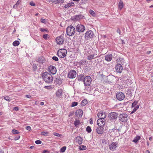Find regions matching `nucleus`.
<instances>
[{"label": "nucleus", "mask_w": 153, "mask_h": 153, "mask_svg": "<svg viewBox=\"0 0 153 153\" xmlns=\"http://www.w3.org/2000/svg\"><path fill=\"white\" fill-rule=\"evenodd\" d=\"M42 77L46 82L51 83L53 80V78L51 75L47 72H44L42 75Z\"/></svg>", "instance_id": "obj_1"}, {"label": "nucleus", "mask_w": 153, "mask_h": 153, "mask_svg": "<svg viewBox=\"0 0 153 153\" xmlns=\"http://www.w3.org/2000/svg\"><path fill=\"white\" fill-rule=\"evenodd\" d=\"M66 31L68 35L72 36L74 35L76 30L74 27L72 25H70L66 28Z\"/></svg>", "instance_id": "obj_2"}, {"label": "nucleus", "mask_w": 153, "mask_h": 153, "mask_svg": "<svg viewBox=\"0 0 153 153\" xmlns=\"http://www.w3.org/2000/svg\"><path fill=\"white\" fill-rule=\"evenodd\" d=\"M67 53V51L65 49H61L59 50L57 53L58 56L61 58L65 57Z\"/></svg>", "instance_id": "obj_3"}, {"label": "nucleus", "mask_w": 153, "mask_h": 153, "mask_svg": "<svg viewBox=\"0 0 153 153\" xmlns=\"http://www.w3.org/2000/svg\"><path fill=\"white\" fill-rule=\"evenodd\" d=\"M94 36L93 32L91 30L87 31L85 34V38L86 40H89L92 38Z\"/></svg>", "instance_id": "obj_4"}, {"label": "nucleus", "mask_w": 153, "mask_h": 153, "mask_svg": "<svg viewBox=\"0 0 153 153\" xmlns=\"http://www.w3.org/2000/svg\"><path fill=\"white\" fill-rule=\"evenodd\" d=\"M119 119L120 121L122 122H126L128 120V117L127 114L123 113L119 115Z\"/></svg>", "instance_id": "obj_5"}, {"label": "nucleus", "mask_w": 153, "mask_h": 153, "mask_svg": "<svg viewBox=\"0 0 153 153\" xmlns=\"http://www.w3.org/2000/svg\"><path fill=\"white\" fill-rule=\"evenodd\" d=\"M64 35H62L57 37L56 39V42L57 44L62 45L63 44L64 40Z\"/></svg>", "instance_id": "obj_6"}, {"label": "nucleus", "mask_w": 153, "mask_h": 153, "mask_svg": "<svg viewBox=\"0 0 153 153\" xmlns=\"http://www.w3.org/2000/svg\"><path fill=\"white\" fill-rule=\"evenodd\" d=\"M75 27L76 31L79 33L83 32L85 29L84 26L81 24H78Z\"/></svg>", "instance_id": "obj_7"}, {"label": "nucleus", "mask_w": 153, "mask_h": 153, "mask_svg": "<svg viewBox=\"0 0 153 153\" xmlns=\"http://www.w3.org/2000/svg\"><path fill=\"white\" fill-rule=\"evenodd\" d=\"M91 77L87 76L84 78L83 82L85 85L86 86H88L90 85L91 82Z\"/></svg>", "instance_id": "obj_8"}, {"label": "nucleus", "mask_w": 153, "mask_h": 153, "mask_svg": "<svg viewBox=\"0 0 153 153\" xmlns=\"http://www.w3.org/2000/svg\"><path fill=\"white\" fill-rule=\"evenodd\" d=\"M118 146L117 142H112L111 144L109 145V149L110 150L114 151L116 149V148Z\"/></svg>", "instance_id": "obj_9"}, {"label": "nucleus", "mask_w": 153, "mask_h": 153, "mask_svg": "<svg viewBox=\"0 0 153 153\" xmlns=\"http://www.w3.org/2000/svg\"><path fill=\"white\" fill-rule=\"evenodd\" d=\"M117 99L120 101L123 100L125 98V95L122 92H119L116 94Z\"/></svg>", "instance_id": "obj_10"}, {"label": "nucleus", "mask_w": 153, "mask_h": 153, "mask_svg": "<svg viewBox=\"0 0 153 153\" xmlns=\"http://www.w3.org/2000/svg\"><path fill=\"white\" fill-rule=\"evenodd\" d=\"M76 73L75 71L72 70L70 71L68 73V76L70 78H74L76 76Z\"/></svg>", "instance_id": "obj_11"}, {"label": "nucleus", "mask_w": 153, "mask_h": 153, "mask_svg": "<svg viewBox=\"0 0 153 153\" xmlns=\"http://www.w3.org/2000/svg\"><path fill=\"white\" fill-rule=\"evenodd\" d=\"M124 59L123 58L120 57L117 60V67H123L124 65Z\"/></svg>", "instance_id": "obj_12"}, {"label": "nucleus", "mask_w": 153, "mask_h": 153, "mask_svg": "<svg viewBox=\"0 0 153 153\" xmlns=\"http://www.w3.org/2000/svg\"><path fill=\"white\" fill-rule=\"evenodd\" d=\"M118 114L115 112H112L109 114L108 117L111 120H115L117 119Z\"/></svg>", "instance_id": "obj_13"}, {"label": "nucleus", "mask_w": 153, "mask_h": 153, "mask_svg": "<svg viewBox=\"0 0 153 153\" xmlns=\"http://www.w3.org/2000/svg\"><path fill=\"white\" fill-rule=\"evenodd\" d=\"M84 16L81 14L76 15L73 17V20L74 21H79L80 19H83L84 18Z\"/></svg>", "instance_id": "obj_14"}, {"label": "nucleus", "mask_w": 153, "mask_h": 153, "mask_svg": "<svg viewBox=\"0 0 153 153\" xmlns=\"http://www.w3.org/2000/svg\"><path fill=\"white\" fill-rule=\"evenodd\" d=\"M105 119L99 118L97 120V125L99 126H102L105 125Z\"/></svg>", "instance_id": "obj_15"}, {"label": "nucleus", "mask_w": 153, "mask_h": 153, "mask_svg": "<svg viewBox=\"0 0 153 153\" xmlns=\"http://www.w3.org/2000/svg\"><path fill=\"white\" fill-rule=\"evenodd\" d=\"M86 61L84 60L79 61V62H76L74 64L76 65L77 67L86 64Z\"/></svg>", "instance_id": "obj_16"}, {"label": "nucleus", "mask_w": 153, "mask_h": 153, "mask_svg": "<svg viewBox=\"0 0 153 153\" xmlns=\"http://www.w3.org/2000/svg\"><path fill=\"white\" fill-rule=\"evenodd\" d=\"M104 128L102 126H99L97 128L96 131L99 134H102L104 132Z\"/></svg>", "instance_id": "obj_17"}, {"label": "nucleus", "mask_w": 153, "mask_h": 153, "mask_svg": "<svg viewBox=\"0 0 153 153\" xmlns=\"http://www.w3.org/2000/svg\"><path fill=\"white\" fill-rule=\"evenodd\" d=\"M97 54L95 53H93V52H92V53H91V54L89 55H88L87 56V59L88 60H91L93 59L96 58L97 57Z\"/></svg>", "instance_id": "obj_18"}, {"label": "nucleus", "mask_w": 153, "mask_h": 153, "mask_svg": "<svg viewBox=\"0 0 153 153\" xmlns=\"http://www.w3.org/2000/svg\"><path fill=\"white\" fill-rule=\"evenodd\" d=\"M97 116L99 118L105 119L106 117V114L103 112H100L98 114Z\"/></svg>", "instance_id": "obj_19"}, {"label": "nucleus", "mask_w": 153, "mask_h": 153, "mask_svg": "<svg viewBox=\"0 0 153 153\" xmlns=\"http://www.w3.org/2000/svg\"><path fill=\"white\" fill-rule=\"evenodd\" d=\"M76 142L79 145L82 144L83 139L80 136H77L75 138Z\"/></svg>", "instance_id": "obj_20"}, {"label": "nucleus", "mask_w": 153, "mask_h": 153, "mask_svg": "<svg viewBox=\"0 0 153 153\" xmlns=\"http://www.w3.org/2000/svg\"><path fill=\"white\" fill-rule=\"evenodd\" d=\"M63 91L61 89H59L57 91L56 93V97L59 98H61L62 95Z\"/></svg>", "instance_id": "obj_21"}, {"label": "nucleus", "mask_w": 153, "mask_h": 153, "mask_svg": "<svg viewBox=\"0 0 153 153\" xmlns=\"http://www.w3.org/2000/svg\"><path fill=\"white\" fill-rule=\"evenodd\" d=\"M48 71L51 74H55L56 72V68H48Z\"/></svg>", "instance_id": "obj_22"}, {"label": "nucleus", "mask_w": 153, "mask_h": 153, "mask_svg": "<svg viewBox=\"0 0 153 153\" xmlns=\"http://www.w3.org/2000/svg\"><path fill=\"white\" fill-rule=\"evenodd\" d=\"M112 58V54H109L106 55L105 56V59L107 61H111Z\"/></svg>", "instance_id": "obj_23"}, {"label": "nucleus", "mask_w": 153, "mask_h": 153, "mask_svg": "<svg viewBox=\"0 0 153 153\" xmlns=\"http://www.w3.org/2000/svg\"><path fill=\"white\" fill-rule=\"evenodd\" d=\"M37 60L39 63L41 64L45 62L46 61L45 58L43 56L40 57Z\"/></svg>", "instance_id": "obj_24"}, {"label": "nucleus", "mask_w": 153, "mask_h": 153, "mask_svg": "<svg viewBox=\"0 0 153 153\" xmlns=\"http://www.w3.org/2000/svg\"><path fill=\"white\" fill-rule=\"evenodd\" d=\"M74 3L73 2H71L64 5V7L65 8H68L71 6H73Z\"/></svg>", "instance_id": "obj_25"}, {"label": "nucleus", "mask_w": 153, "mask_h": 153, "mask_svg": "<svg viewBox=\"0 0 153 153\" xmlns=\"http://www.w3.org/2000/svg\"><path fill=\"white\" fill-rule=\"evenodd\" d=\"M119 8L120 10H121L123 7L124 5L123 1L120 0L118 4Z\"/></svg>", "instance_id": "obj_26"}, {"label": "nucleus", "mask_w": 153, "mask_h": 153, "mask_svg": "<svg viewBox=\"0 0 153 153\" xmlns=\"http://www.w3.org/2000/svg\"><path fill=\"white\" fill-rule=\"evenodd\" d=\"M80 121L78 120H76L74 122V125L76 127H77L80 124Z\"/></svg>", "instance_id": "obj_27"}, {"label": "nucleus", "mask_w": 153, "mask_h": 153, "mask_svg": "<svg viewBox=\"0 0 153 153\" xmlns=\"http://www.w3.org/2000/svg\"><path fill=\"white\" fill-rule=\"evenodd\" d=\"M140 136H137L133 140V142L135 143H137L138 140H140Z\"/></svg>", "instance_id": "obj_28"}, {"label": "nucleus", "mask_w": 153, "mask_h": 153, "mask_svg": "<svg viewBox=\"0 0 153 153\" xmlns=\"http://www.w3.org/2000/svg\"><path fill=\"white\" fill-rule=\"evenodd\" d=\"M139 107V105H137L135 107H134L133 108V111H131V114H133L135 112Z\"/></svg>", "instance_id": "obj_29"}, {"label": "nucleus", "mask_w": 153, "mask_h": 153, "mask_svg": "<svg viewBox=\"0 0 153 153\" xmlns=\"http://www.w3.org/2000/svg\"><path fill=\"white\" fill-rule=\"evenodd\" d=\"M116 71L117 73H120L123 70V68H115Z\"/></svg>", "instance_id": "obj_30"}, {"label": "nucleus", "mask_w": 153, "mask_h": 153, "mask_svg": "<svg viewBox=\"0 0 153 153\" xmlns=\"http://www.w3.org/2000/svg\"><path fill=\"white\" fill-rule=\"evenodd\" d=\"M63 2V0H55L53 3L55 4H57L59 3H62Z\"/></svg>", "instance_id": "obj_31"}, {"label": "nucleus", "mask_w": 153, "mask_h": 153, "mask_svg": "<svg viewBox=\"0 0 153 153\" xmlns=\"http://www.w3.org/2000/svg\"><path fill=\"white\" fill-rule=\"evenodd\" d=\"M79 149L81 150H84L86 149V147L85 146L81 145L79 146Z\"/></svg>", "instance_id": "obj_32"}, {"label": "nucleus", "mask_w": 153, "mask_h": 153, "mask_svg": "<svg viewBox=\"0 0 153 153\" xmlns=\"http://www.w3.org/2000/svg\"><path fill=\"white\" fill-rule=\"evenodd\" d=\"M19 44V42L18 41H15L13 42V45L15 46H18Z\"/></svg>", "instance_id": "obj_33"}, {"label": "nucleus", "mask_w": 153, "mask_h": 153, "mask_svg": "<svg viewBox=\"0 0 153 153\" xmlns=\"http://www.w3.org/2000/svg\"><path fill=\"white\" fill-rule=\"evenodd\" d=\"M89 13L91 15L93 16H95V13L94 11L91 10H89Z\"/></svg>", "instance_id": "obj_34"}, {"label": "nucleus", "mask_w": 153, "mask_h": 153, "mask_svg": "<svg viewBox=\"0 0 153 153\" xmlns=\"http://www.w3.org/2000/svg\"><path fill=\"white\" fill-rule=\"evenodd\" d=\"M62 80L60 78H56V82L57 83V84H58V83L59 84H61L62 83Z\"/></svg>", "instance_id": "obj_35"}, {"label": "nucleus", "mask_w": 153, "mask_h": 153, "mask_svg": "<svg viewBox=\"0 0 153 153\" xmlns=\"http://www.w3.org/2000/svg\"><path fill=\"white\" fill-rule=\"evenodd\" d=\"M87 103V101L86 100H83L81 102V105L82 106H84Z\"/></svg>", "instance_id": "obj_36"}, {"label": "nucleus", "mask_w": 153, "mask_h": 153, "mask_svg": "<svg viewBox=\"0 0 153 153\" xmlns=\"http://www.w3.org/2000/svg\"><path fill=\"white\" fill-rule=\"evenodd\" d=\"M66 149V146H63L60 149V152H64Z\"/></svg>", "instance_id": "obj_37"}, {"label": "nucleus", "mask_w": 153, "mask_h": 153, "mask_svg": "<svg viewBox=\"0 0 153 153\" xmlns=\"http://www.w3.org/2000/svg\"><path fill=\"white\" fill-rule=\"evenodd\" d=\"M44 88L48 90L52 89L53 87L52 85L46 86L44 87Z\"/></svg>", "instance_id": "obj_38"}, {"label": "nucleus", "mask_w": 153, "mask_h": 153, "mask_svg": "<svg viewBox=\"0 0 153 153\" xmlns=\"http://www.w3.org/2000/svg\"><path fill=\"white\" fill-rule=\"evenodd\" d=\"M137 101H135L134 102H133L132 104L131 107L133 108L134 107H135L137 105Z\"/></svg>", "instance_id": "obj_39"}, {"label": "nucleus", "mask_w": 153, "mask_h": 153, "mask_svg": "<svg viewBox=\"0 0 153 153\" xmlns=\"http://www.w3.org/2000/svg\"><path fill=\"white\" fill-rule=\"evenodd\" d=\"M86 131L88 133H90L91 131V127L89 126H88L86 128Z\"/></svg>", "instance_id": "obj_40"}, {"label": "nucleus", "mask_w": 153, "mask_h": 153, "mask_svg": "<svg viewBox=\"0 0 153 153\" xmlns=\"http://www.w3.org/2000/svg\"><path fill=\"white\" fill-rule=\"evenodd\" d=\"M12 132L15 134H18L19 133L18 131L15 129H13L12 131Z\"/></svg>", "instance_id": "obj_41"}, {"label": "nucleus", "mask_w": 153, "mask_h": 153, "mask_svg": "<svg viewBox=\"0 0 153 153\" xmlns=\"http://www.w3.org/2000/svg\"><path fill=\"white\" fill-rule=\"evenodd\" d=\"M43 37L45 40L49 38V35L48 34L44 35Z\"/></svg>", "instance_id": "obj_42"}, {"label": "nucleus", "mask_w": 153, "mask_h": 153, "mask_svg": "<svg viewBox=\"0 0 153 153\" xmlns=\"http://www.w3.org/2000/svg\"><path fill=\"white\" fill-rule=\"evenodd\" d=\"M4 99L8 101L9 102L11 100V98L8 96L5 97Z\"/></svg>", "instance_id": "obj_43"}, {"label": "nucleus", "mask_w": 153, "mask_h": 153, "mask_svg": "<svg viewBox=\"0 0 153 153\" xmlns=\"http://www.w3.org/2000/svg\"><path fill=\"white\" fill-rule=\"evenodd\" d=\"M78 104V103L76 102H73L72 103V104L71 105V106L72 107H73L75 106H76Z\"/></svg>", "instance_id": "obj_44"}, {"label": "nucleus", "mask_w": 153, "mask_h": 153, "mask_svg": "<svg viewBox=\"0 0 153 153\" xmlns=\"http://www.w3.org/2000/svg\"><path fill=\"white\" fill-rule=\"evenodd\" d=\"M53 135L55 136H57V137H61V134H59L58 133L56 132L54 133Z\"/></svg>", "instance_id": "obj_45"}, {"label": "nucleus", "mask_w": 153, "mask_h": 153, "mask_svg": "<svg viewBox=\"0 0 153 153\" xmlns=\"http://www.w3.org/2000/svg\"><path fill=\"white\" fill-rule=\"evenodd\" d=\"M52 59L54 60L57 61L58 60V59L56 56H54L52 57Z\"/></svg>", "instance_id": "obj_46"}, {"label": "nucleus", "mask_w": 153, "mask_h": 153, "mask_svg": "<svg viewBox=\"0 0 153 153\" xmlns=\"http://www.w3.org/2000/svg\"><path fill=\"white\" fill-rule=\"evenodd\" d=\"M35 143L37 144H40L42 143V141L40 140H37L35 141Z\"/></svg>", "instance_id": "obj_47"}, {"label": "nucleus", "mask_w": 153, "mask_h": 153, "mask_svg": "<svg viewBox=\"0 0 153 153\" xmlns=\"http://www.w3.org/2000/svg\"><path fill=\"white\" fill-rule=\"evenodd\" d=\"M41 134L42 135L45 136L48 134V132L43 131L41 133Z\"/></svg>", "instance_id": "obj_48"}, {"label": "nucleus", "mask_w": 153, "mask_h": 153, "mask_svg": "<svg viewBox=\"0 0 153 153\" xmlns=\"http://www.w3.org/2000/svg\"><path fill=\"white\" fill-rule=\"evenodd\" d=\"M41 21L42 22L44 23H46V21L45 19H41Z\"/></svg>", "instance_id": "obj_49"}, {"label": "nucleus", "mask_w": 153, "mask_h": 153, "mask_svg": "<svg viewBox=\"0 0 153 153\" xmlns=\"http://www.w3.org/2000/svg\"><path fill=\"white\" fill-rule=\"evenodd\" d=\"M40 30L41 32H44V31H48V30L46 29H45L44 28H40Z\"/></svg>", "instance_id": "obj_50"}, {"label": "nucleus", "mask_w": 153, "mask_h": 153, "mask_svg": "<svg viewBox=\"0 0 153 153\" xmlns=\"http://www.w3.org/2000/svg\"><path fill=\"white\" fill-rule=\"evenodd\" d=\"M20 138V136L19 135L15 137L14 139L15 140H19Z\"/></svg>", "instance_id": "obj_51"}, {"label": "nucleus", "mask_w": 153, "mask_h": 153, "mask_svg": "<svg viewBox=\"0 0 153 153\" xmlns=\"http://www.w3.org/2000/svg\"><path fill=\"white\" fill-rule=\"evenodd\" d=\"M30 5L33 6H35L36 4L34 3L33 1L31 2L30 3Z\"/></svg>", "instance_id": "obj_52"}, {"label": "nucleus", "mask_w": 153, "mask_h": 153, "mask_svg": "<svg viewBox=\"0 0 153 153\" xmlns=\"http://www.w3.org/2000/svg\"><path fill=\"white\" fill-rule=\"evenodd\" d=\"M26 129L28 131H30L31 130V128L30 126H27L26 127Z\"/></svg>", "instance_id": "obj_53"}, {"label": "nucleus", "mask_w": 153, "mask_h": 153, "mask_svg": "<svg viewBox=\"0 0 153 153\" xmlns=\"http://www.w3.org/2000/svg\"><path fill=\"white\" fill-rule=\"evenodd\" d=\"M117 32L118 33H119V34H120V35H121V34H120L121 31H120V30L119 28H117Z\"/></svg>", "instance_id": "obj_54"}, {"label": "nucleus", "mask_w": 153, "mask_h": 153, "mask_svg": "<svg viewBox=\"0 0 153 153\" xmlns=\"http://www.w3.org/2000/svg\"><path fill=\"white\" fill-rule=\"evenodd\" d=\"M13 109L14 110L17 111L19 110V108L18 107H15L13 108Z\"/></svg>", "instance_id": "obj_55"}, {"label": "nucleus", "mask_w": 153, "mask_h": 153, "mask_svg": "<svg viewBox=\"0 0 153 153\" xmlns=\"http://www.w3.org/2000/svg\"><path fill=\"white\" fill-rule=\"evenodd\" d=\"M93 121L92 119L91 118H90V123L91 124H93Z\"/></svg>", "instance_id": "obj_56"}, {"label": "nucleus", "mask_w": 153, "mask_h": 153, "mask_svg": "<svg viewBox=\"0 0 153 153\" xmlns=\"http://www.w3.org/2000/svg\"><path fill=\"white\" fill-rule=\"evenodd\" d=\"M26 96L28 98H30L31 97V96L30 95H26Z\"/></svg>", "instance_id": "obj_57"}, {"label": "nucleus", "mask_w": 153, "mask_h": 153, "mask_svg": "<svg viewBox=\"0 0 153 153\" xmlns=\"http://www.w3.org/2000/svg\"><path fill=\"white\" fill-rule=\"evenodd\" d=\"M20 1H18L16 4L18 5H19L20 4Z\"/></svg>", "instance_id": "obj_58"}, {"label": "nucleus", "mask_w": 153, "mask_h": 153, "mask_svg": "<svg viewBox=\"0 0 153 153\" xmlns=\"http://www.w3.org/2000/svg\"><path fill=\"white\" fill-rule=\"evenodd\" d=\"M17 4H14L13 6V8H16L17 6Z\"/></svg>", "instance_id": "obj_59"}, {"label": "nucleus", "mask_w": 153, "mask_h": 153, "mask_svg": "<svg viewBox=\"0 0 153 153\" xmlns=\"http://www.w3.org/2000/svg\"><path fill=\"white\" fill-rule=\"evenodd\" d=\"M50 2H51L52 3H53L55 0H48Z\"/></svg>", "instance_id": "obj_60"}, {"label": "nucleus", "mask_w": 153, "mask_h": 153, "mask_svg": "<svg viewBox=\"0 0 153 153\" xmlns=\"http://www.w3.org/2000/svg\"><path fill=\"white\" fill-rule=\"evenodd\" d=\"M44 103L43 102H41L40 103V105H44Z\"/></svg>", "instance_id": "obj_61"}, {"label": "nucleus", "mask_w": 153, "mask_h": 153, "mask_svg": "<svg viewBox=\"0 0 153 153\" xmlns=\"http://www.w3.org/2000/svg\"><path fill=\"white\" fill-rule=\"evenodd\" d=\"M115 130V129H113L112 130H111L110 132L111 133H113V132H114V131Z\"/></svg>", "instance_id": "obj_62"}, {"label": "nucleus", "mask_w": 153, "mask_h": 153, "mask_svg": "<svg viewBox=\"0 0 153 153\" xmlns=\"http://www.w3.org/2000/svg\"><path fill=\"white\" fill-rule=\"evenodd\" d=\"M79 112H80V113H81L82 114V111L81 110H79L78 111V113Z\"/></svg>", "instance_id": "obj_63"}, {"label": "nucleus", "mask_w": 153, "mask_h": 153, "mask_svg": "<svg viewBox=\"0 0 153 153\" xmlns=\"http://www.w3.org/2000/svg\"><path fill=\"white\" fill-rule=\"evenodd\" d=\"M146 153H150V152L149 150H147L146 151Z\"/></svg>", "instance_id": "obj_64"}]
</instances>
